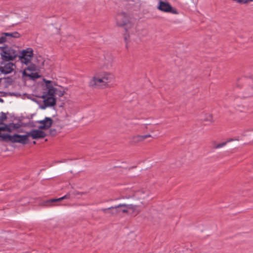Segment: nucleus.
Masks as SVG:
<instances>
[{
    "instance_id": "nucleus-35",
    "label": "nucleus",
    "mask_w": 253,
    "mask_h": 253,
    "mask_svg": "<svg viewBox=\"0 0 253 253\" xmlns=\"http://www.w3.org/2000/svg\"><path fill=\"white\" fill-rule=\"evenodd\" d=\"M139 211H136V214H137V213H139Z\"/></svg>"
},
{
    "instance_id": "nucleus-1",
    "label": "nucleus",
    "mask_w": 253,
    "mask_h": 253,
    "mask_svg": "<svg viewBox=\"0 0 253 253\" xmlns=\"http://www.w3.org/2000/svg\"><path fill=\"white\" fill-rule=\"evenodd\" d=\"M114 79V76L110 73L104 72L96 75L89 82L91 86H106Z\"/></svg>"
},
{
    "instance_id": "nucleus-19",
    "label": "nucleus",
    "mask_w": 253,
    "mask_h": 253,
    "mask_svg": "<svg viewBox=\"0 0 253 253\" xmlns=\"http://www.w3.org/2000/svg\"><path fill=\"white\" fill-rule=\"evenodd\" d=\"M231 141H232V139H230V140H228V142H230ZM227 141L219 143V144H217V145L214 146V148L215 149H218V148L222 147L224 146L225 145H226V144H227Z\"/></svg>"
},
{
    "instance_id": "nucleus-29",
    "label": "nucleus",
    "mask_w": 253,
    "mask_h": 253,
    "mask_svg": "<svg viewBox=\"0 0 253 253\" xmlns=\"http://www.w3.org/2000/svg\"><path fill=\"white\" fill-rule=\"evenodd\" d=\"M151 135L150 134H146V135H142V137H143V140H145V139L148 138V137H151Z\"/></svg>"
},
{
    "instance_id": "nucleus-6",
    "label": "nucleus",
    "mask_w": 253,
    "mask_h": 253,
    "mask_svg": "<svg viewBox=\"0 0 253 253\" xmlns=\"http://www.w3.org/2000/svg\"><path fill=\"white\" fill-rule=\"evenodd\" d=\"M123 207L126 208L127 209L132 210L134 211L136 210V206H134L133 205H127L125 204H119L117 206L109 207V208L111 209L109 210V213L112 215L118 214H119V208Z\"/></svg>"
},
{
    "instance_id": "nucleus-9",
    "label": "nucleus",
    "mask_w": 253,
    "mask_h": 253,
    "mask_svg": "<svg viewBox=\"0 0 253 253\" xmlns=\"http://www.w3.org/2000/svg\"><path fill=\"white\" fill-rule=\"evenodd\" d=\"M37 123L40 124L39 126L40 129H47L52 125L53 120L49 117H45L44 120L37 121Z\"/></svg>"
},
{
    "instance_id": "nucleus-16",
    "label": "nucleus",
    "mask_w": 253,
    "mask_h": 253,
    "mask_svg": "<svg viewBox=\"0 0 253 253\" xmlns=\"http://www.w3.org/2000/svg\"><path fill=\"white\" fill-rule=\"evenodd\" d=\"M143 140H144L142 135H138L132 137L130 140V143L131 144H136L139 142H142Z\"/></svg>"
},
{
    "instance_id": "nucleus-7",
    "label": "nucleus",
    "mask_w": 253,
    "mask_h": 253,
    "mask_svg": "<svg viewBox=\"0 0 253 253\" xmlns=\"http://www.w3.org/2000/svg\"><path fill=\"white\" fill-rule=\"evenodd\" d=\"M158 8L160 10L165 12H170L173 14L178 13L176 10L173 9L169 3L164 2L162 0H160L159 1V6H158Z\"/></svg>"
},
{
    "instance_id": "nucleus-2",
    "label": "nucleus",
    "mask_w": 253,
    "mask_h": 253,
    "mask_svg": "<svg viewBox=\"0 0 253 253\" xmlns=\"http://www.w3.org/2000/svg\"><path fill=\"white\" fill-rule=\"evenodd\" d=\"M19 50L15 47L6 45L0 47V55L2 61L14 60L18 56Z\"/></svg>"
},
{
    "instance_id": "nucleus-20",
    "label": "nucleus",
    "mask_w": 253,
    "mask_h": 253,
    "mask_svg": "<svg viewBox=\"0 0 253 253\" xmlns=\"http://www.w3.org/2000/svg\"><path fill=\"white\" fill-rule=\"evenodd\" d=\"M64 92H65L64 91L58 90L56 88V91H55L54 94H55L58 95L59 96L61 97L64 95Z\"/></svg>"
},
{
    "instance_id": "nucleus-33",
    "label": "nucleus",
    "mask_w": 253,
    "mask_h": 253,
    "mask_svg": "<svg viewBox=\"0 0 253 253\" xmlns=\"http://www.w3.org/2000/svg\"><path fill=\"white\" fill-rule=\"evenodd\" d=\"M233 0V1H236V2H238V0Z\"/></svg>"
},
{
    "instance_id": "nucleus-25",
    "label": "nucleus",
    "mask_w": 253,
    "mask_h": 253,
    "mask_svg": "<svg viewBox=\"0 0 253 253\" xmlns=\"http://www.w3.org/2000/svg\"><path fill=\"white\" fill-rule=\"evenodd\" d=\"M5 39L4 38L3 35H2V33L1 34V36L0 37V44L3 43L4 42H6L5 41Z\"/></svg>"
},
{
    "instance_id": "nucleus-21",
    "label": "nucleus",
    "mask_w": 253,
    "mask_h": 253,
    "mask_svg": "<svg viewBox=\"0 0 253 253\" xmlns=\"http://www.w3.org/2000/svg\"><path fill=\"white\" fill-rule=\"evenodd\" d=\"M6 119H7V117H6V115L3 112H1L0 116V120H1L2 121H4Z\"/></svg>"
},
{
    "instance_id": "nucleus-30",
    "label": "nucleus",
    "mask_w": 253,
    "mask_h": 253,
    "mask_svg": "<svg viewBox=\"0 0 253 253\" xmlns=\"http://www.w3.org/2000/svg\"><path fill=\"white\" fill-rule=\"evenodd\" d=\"M27 69L29 71H33L34 69L32 67H28Z\"/></svg>"
},
{
    "instance_id": "nucleus-23",
    "label": "nucleus",
    "mask_w": 253,
    "mask_h": 253,
    "mask_svg": "<svg viewBox=\"0 0 253 253\" xmlns=\"http://www.w3.org/2000/svg\"><path fill=\"white\" fill-rule=\"evenodd\" d=\"M86 192H78V191H74L73 192V194L75 196H77L78 195H84V194H86Z\"/></svg>"
},
{
    "instance_id": "nucleus-36",
    "label": "nucleus",
    "mask_w": 253,
    "mask_h": 253,
    "mask_svg": "<svg viewBox=\"0 0 253 253\" xmlns=\"http://www.w3.org/2000/svg\"><path fill=\"white\" fill-rule=\"evenodd\" d=\"M9 80H10V81H9L10 82H12L11 79H9Z\"/></svg>"
},
{
    "instance_id": "nucleus-4",
    "label": "nucleus",
    "mask_w": 253,
    "mask_h": 253,
    "mask_svg": "<svg viewBox=\"0 0 253 253\" xmlns=\"http://www.w3.org/2000/svg\"><path fill=\"white\" fill-rule=\"evenodd\" d=\"M5 138H8L7 142L19 143L22 145H25L28 142V133L25 135H20L14 134L12 135L4 136Z\"/></svg>"
},
{
    "instance_id": "nucleus-24",
    "label": "nucleus",
    "mask_w": 253,
    "mask_h": 253,
    "mask_svg": "<svg viewBox=\"0 0 253 253\" xmlns=\"http://www.w3.org/2000/svg\"><path fill=\"white\" fill-rule=\"evenodd\" d=\"M119 213L121 212L127 213L128 211L126 209H122V208H119Z\"/></svg>"
},
{
    "instance_id": "nucleus-18",
    "label": "nucleus",
    "mask_w": 253,
    "mask_h": 253,
    "mask_svg": "<svg viewBox=\"0 0 253 253\" xmlns=\"http://www.w3.org/2000/svg\"><path fill=\"white\" fill-rule=\"evenodd\" d=\"M204 121L209 123H211L213 121L212 116L211 114H206Z\"/></svg>"
},
{
    "instance_id": "nucleus-26",
    "label": "nucleus",
    "mask_w": 253,
    "mask_h": 253,
    "mask_svg": "<svg viewBox=\"0 0 253 253\" xmlns=\"http://www.w3.org/2000/svg\"><path fill=\"white\" fill-rule=\"evenodd\" d=\"M110 208H105V209H102L100 210L101 211L103 212L104 213H109V210Z\"/></svg>"
},
{
    "instance_id": "nucleus-31",
    "label": "nucleus",
    "mask_w": 253,
    "mask_h": 253,
    "mask_svg": "<svg viewBox=\"0 0 253 253\" xmlns=\"http://www.w3.org/2000/svg\"><path fill=\"white\" fill-rule=\"evenodd\" d=\"M3 121L0 120V125H4V124L3 123Z\"/></svg>"
},
{
    "instance_id": "nucleus-10",
    "label": "nucleus",
    "mask_w": 253,
    "mask_h": 253,
    "mask_svg": "<svg viewBox=\"0 0 253 253\" xmlns=\"http://www.w3.org/2000/svg\"><path fill=\"white\" fill-rule=\"evenodd\" d=\"M27 133L28 136H31L34 139L43 138L46 136L45 133L40 129H32Z\"/></svg>"
},
{
    "instance_id": "nucleus-14",
    "label": "nucleus",
    "mask_w": 253,
    "mask_h": 253,
    "mask_svg": "<svg viewBox=\"0 0 253 253\" xmlns=\"http://www.w3.org/2000/svg\"><path fill=\"white\" fill-rule=\"evenodd\" d=\"M43 81L45 82L46 86L48 89L47 94L54 95L56 88L53 86V83L50 81H46L45 79H44Z\"/></svg>"
},
{
    "instance_id": "nucleus-13",
    "label": "nucleus",
    "mask_w": 253,
    "mask_h": 253,
    "mask_svg": "<svg viewBox=\"0 0 253 253\" xmlns=\"http://www.w3.org/2000/svg\"><path fill=\"white\" fill-rule=\"evenodd\" d=\"M149 195L150 192L144 189L138 191L135 193V196L139 199H145L149 197Z\"/></svg>"
},
{
    "instance_id": "nucleus-28",
    "label": "nucleus",
    "mask_w": 253,
    "mask_h": 253,
    "mask_svg": "<svg viewBox=\"0 0 253 253\" xmlns=\"http://www.w3.org/2000/svg\"><path fill=\"white\" fill-rule=\"evenodd\" d=\"M50 134L52 135H54L56 134V130L55 129H51L50 130Z\"/></svg>"
},
{
    "instance_id": "nucleus-5",
    "label": "nucleus",
    "mask_w": 253,
    "mask_h": 253,
    "mask_svg": "<svg viewBox=\"0 0 253 253\" xmlns=\"http://www.w3.org/2000/svg\"><path fill=\"white\" fill-rule=\"evenodd\" d=\"M33 56V49L31 48H28L22 51H19L18 57L22 63L27 65L31 62Z\"/></svg>"
},
{
    "instance_id": "nucleus-17",
    "label": "nucleus",
    "mask_w": 253,
    "mask_h": 253,
    "mask_svg": "<svg viewBox=\"0 0 253 253\" xmlns=\"http://www.w3.org/2000/svg\"><path fill=\"white\" fill-rule=\"evenodd\" d=\"M9 126L11 132L13 130L18 128L20 126V125L18 124L10 123L9 124Z\"/></svg>"
},
{
    "instance_id": "nucleus-15",
    "label": "nucleus",
    "mask_w": 253,
    "mask_h": 253,
    "mask_svg": "<svg viewBox=\"0 0 253 253\" xmlns=\"http://www.w3.org/2000/svg\"><path fill=\"white\" fill-rule=\"evenodd\" d=\"M70 198V194L68 193V194H67L66 195H65V196H64L61 198H59L51 199L47 200L44 202V205L47 206H48L51 203L56 202H59V201H62V200L69 199Z\"/></svg>"
},
{
    "instance_id": "nucleus-3",
    "label": "nucleus",
    "mask_w": 253,
    "mask_h": 253,
    "mask_svg": "<svg viewBox=\"0 0 253 253\" xmlns=\"http://www.w3.org/2000/svg\"><path fill=\"white\" fill-rule=\"evenodd\" d=\"M116 20L117 25L120 27H124L126 30L131 26L128 16L124 12L118 13L116 16Z\"/></svg>"
},
{
    "instance_id": "nucleus-8",
    "label": "nucleus",
    "mask_w": 253,
    "mask_h": 253,
    "mask_svg": "<svg viewBox=\"0 0 253 253\" xmlns=\"http://www.w3.org/2000/svg\"><path fill=\"white\" fill-rule=\"evenodd\" d=\"M5 41L6 42L12 43L13 42V39L19 38L21 36L20 34L17 32H14L11 33H2Z\"/></svg>"
},
{
    "instance_id": "nucleus-34",
    "label": "nucleus",
    "mask_w": 253,
    "mask_h": 253,
    "mask_svg": "<svg viewBox=\"0 0 253 253\" xmlns=\"http://www.w3.org/2000/svg\"><path fill=\"white\" fill-rule=\"evenodd\" d=\"M33 143L34 144H35L36 143V141H33Z\"/></svg>"
},
{
    "instance_id": "nucleus-27",
    "label": "nucleus",
    "mask_w": 253,
    "mask_h": 253,
    "mask_svg": "<svg viewBox=\"0 0 253 253\" xmlns=\"http://www.w3.org/2000/svg\"><path fill=\"white\" fill-rule=\"evenodd\" d=\"M22 200L24 201V202L23 203L20 204L21 205H26L27 203H29V200L27 198H24L22 199Z\"/></svg>"
},
{
    "instance_id": "nucleus-12",
    "label": "nucleus",
    "mask_w": 253,
    "mask_h": 253,
    "mask_svg": "<svg viewBox=\"0 0 253 253\" xmlns=\"http://www.w3.org/2000/svg\"><path fill=\"white\" fill-rule=\"evenodd\" d=\"M44 98L43 102L45 107H51L55 105L56 99L54 97V95H43Z\"/></svg>"
},
{
    "instance_id": "nucleus-22",
    "label": "nucleus",
    "mask_w": 253,
    "mask_h": 253,
    "mask_svg": "<svg viewBox=\"0 0 253 253\" xmlns=\"http://www.w3.org/2000/svg\"><path fill=\"white\" fill-rule=\"evenodd\" d=\"M251 1H253V0H238V3H248Z\"/></svg>"
},
{
    "instance_id": "nucleus-32",
    "label": "nucleus",
    "mask_w": 253,
    "mask_h": 253,
    "mask_svg": "<svg viewBox=\"0 0 253 253\" xmlns=\"http://www.w3.org/2000/svg\"><path fill=\"white\" fill-rule=\"evenodd\" d=\"M0 102H3V100L0 98Z\"/></svg>"
},
{
    "instance_id": "nucleus-11",
    "label": "nucleus",
    "mask_w": 253,
    "mask_h": 253,
    "mask_svg": "<svg viewBox=\"0 0 253 253\" xmlns=\"http://www.w3.org/2000/svg\"><path fill=\"white\" fill-rule=\"evenodd\" d=\"M15 65L11 62L7 63L4 66H0V72L4 74L11 73L14 69Z\"/></svg>"
}]
</instances>
